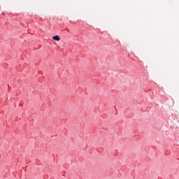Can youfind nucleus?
Listing matches in <instances>:
<instances>
[{"label":"nucleus","instance_id":"f257e3e1","mask_svg":"<svg viewBox=\"0 0 179 179\" xmlns=\"http://www.w3.org/2000/svg\"><path fill=\"white\" fill-rule=\"evenodd\" d=\"M52 40H55L56 41H59V40H61V38H59V36L57 35L52 37Z\"/></svg>","mask_w":179,"mask_h":179}]
</instances>
